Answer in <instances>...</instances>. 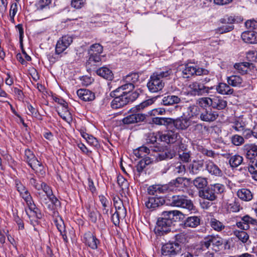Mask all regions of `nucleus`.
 <instances>
[{"label": "nucleus", "mask_w": 257, "mask_h": 257, "mask_svg": "<svg viewBox=\"0 0 257 257\" xmlns=\"http://www.w3.org/2000/svg\"><path fill=\"white\" fill-rule=\"evenodd\" d=\"M188 87L190 94L193 96L201 95L209 92L208 87L198 81L192 82L189 84Z\"/></svg>", "instance_id": "13"}, {"label": "nucleus", "mask_w": 257, "mask_h": 257, "mask_svg": "<svg viewBox=\"0 0 257 257\" xmlns=\"http://www.w3.org/2000/svg\"><path fill=\"white\" fill-rule=\"evenodd\" d=\"M98 198L102 206L103 214L106 215L107 217H108L109 208L111 205V201L110 198L108 197H106L103 195H99Z\"/></svg>", "instance_id": "27"}, {"label": "nucleus", "mask_w": 257, "mask_h": 257, "mask_svg": "<svg viewBox=\"0 0 257 257\" xmlns=\"http://www.w3.org/2000/svg\"><path fill=\"white\" fill-rule=\"evenodd\" d=\"M139 77L140 76L138 73H132L127 75L123 79L125 83L121 86V89L132 91L135 88L136 83L139 82Z\"/></svg>", "instance_id": "11"}, {"label": "nucleus", "mask_w": 257, "mask_h": 257, "mask_svg": "<svg viewBox=\"0 0 257 257\" xmlns=\"http://www.w3.org/2000/svg\"><path fill=\"white\" fill-rule=\"evenodd\" d=\"M168 188L166 186L153 185L148 188V193L150 195L158 196V194L164 193Z\"/></svg>", "instance_id": "33"}, {"label": "nucleus", "mask_w": 257, "mask_h": 257, "mask_svg": "<svg viewBox=\"0 0 257 257\" xmlns=\"http://www.w3.org/2000/svg\"><path fill=\"white\" fill-rule=\"evenodd\" d=\"M243 149L247 159L252 160L257 156V145L254 144H246Z\"/></svg>", "instance_id": "23"}, {"label": "nucleus", "mask_w": 257, "mask_h": 257, "mask_svg": "<svg viewBox=\"0 0 257 257\" xmlns=\"http://www.w3.org/2000/svg\"><path fill=\"white\" fill-rule=\"evenodd\" d=\"M181 247L178 243L168 242L162 246V254L164 256L173 257L181 251Z\"/></svg>", "instance_id": "7"}, {"label": "nucleus", "mask_w": 257, "mask_h": 257, "mask_svg": "<svg viewBox=\"0 0 257 257\" xmlns=\"http://www.w3.org/2000/svg\"><path fill=\"white\" fill-rule=\"evenodd\" d=\"M59 115L65 121L70 123L72 120V115L68 111V108L65 109L63 113L62 112H58Z\"/></svg>", "instance_id": "59"}, {"label": "nucleus", "mask_w": 257, "mask_h": 257, "mask_svg": "<svg viewBox=\"0 0 257 257\" xmlns=\"http://www.w3.org/2000/svg\"><path fill=\"white\" fill-rule=\"evenodd\" d=\"M246 28L248 29V31H252L253 30L257 28V21L253 20H247L245 23Z\"/></svg>", "instance_id": "64"}, {"label": "nucleus", "mask_w": 257, "mask_h": 257, "mask_svg": "<svg viewBox=\"0 0 257 257\" xmlns=\"http://www.w3.org/2000/svg\"><path fill=\"white\" fill-rule=\"evenodd\" d=\"M248 63H236L234 67L240 73L244 74L247 71Z\"/></svg>", "instance_id": "55"}, {"label": "nucleus", "mask_w": 257, "mask_h": 257, "mask_svg": "<svg viewBox=\"0 0 257 257\" xmlns=\"http://www.w3.org/2000/svg\"><path fill=\"white\" fill-rule=\"evenodd\" d=\"M169 169H172L175 175H183L186 172L185 166L180 162H177L171 165L170 167L167 168H165L162 171V173H166Z\"/></svg>", "instance_id": "26"}, {"label": "nucleus", "mask_w": 257, "mask_h": 257, "mask_svg": "<svg viewBox=\"0 0 257 257\" xmlns=\"http://www.w3.org/2000/svg\"><path fill=\"white\" fill-rule=\"evenodd\" d=\"M117 182L118 185L122 190L125 189L127 188L128 182L122 175H119L117 176Z\"/></svg>", "instance_id": "60"}, {"label": "nucleus", "mask_w": 257, "mask_h": 257, "mask_svg": "<svg viewBox=\"0 0 257 257\" xmlns=\"http://www.w3.org/2000/svg\"><path fill=\"white\" fill-rule=\"evenodd\" d=\"M189 180L184 177H177L175 179L171 180L169 185L172 189L176 188L179 190L185 188L187 187L186 183Z\"/></svg>", "instance_id": "22"}, {"label": "nucleus", "mask_w": 257, "mask_h": 257, "mask_svg": "<svg viewBox=\"0 0 257 257\" xmlns=\"http://www.w3.org/2000/svg\"><path fill=\"white\" fill-rule=\"evenodd\" d=\"M182 215L178 210L163 211L162 216L158 219L154 231L157 235L162 236L171 231L173 222L176 221L178 216Z\"/></svg>", "instance_id": "2"}, {"label": "nucleus", "mask_w": 257, "mask_h": 257, "mask_svg": "<svg viewBox=\"0 0 257 257\" xmlns=\"http://www.w3.org/2000/svg\"><path fill=\"white\" fill-rule=\"evenodd\" d=\"M146 116L145 114L135 113L124 117L121 121L124 124H131L143 122L146 119Z\"/></svg>", "instance_id": "16"}, {"label": "nucleus", "mask_w": 257, "mask_h": 257, "mask_svg": "<svg viewBox=\"0 0 257 257\" xmlns=\"http://www.w3.org/2000/svg\"><path fill=\"white\" fill-rule=\"evenodd\" d=\"M240 208H241V207H240V206L239 204L238 203V202H237L235 201H234L232 203H229L227 206V210L229 212H238L240 210Z\"/></svg>", "instance_id": "57"}, {"label": "nucleus", "mask_w": 257, "mask_h": 257, "mask_svg": "<svg viewBox=\"0 0 257 257\" xmlns=\"http://www.w3.org/2000/svg\"><path fill=\"white\" fill-rule=\"evenodd\" d=\"M89 58L87 62V65H89L92 62L95 63H99L101 61V54L93 53L89 54Z\"/></svg>", "instance_id": "51"}, {"label": "nucleus", "mask_w": 257, "mask_h": 257, "mask_svg": "<svg viewBox=\"0 0 257 257\" xmlns=\"http://www.w3.org/2000/svg\"><path fill=\"white\" fill-rule=\"evenodd\" d=\"M241 21L240 18L235 17V16H229L227 18H224L221 20V22L224 24H228V25H232L234 23H237Z\"/></svg>", "instance_id": "54"}, {"label": "nucleus", "mask_w": 257, "mask_h": 257, "mask_svg": "<svg viewBox=\"0 0 257 257\" xmlns=\"http://www.w3.org/2000/svg\"><path fill=\"white\" fill-rule=\"evenodd\" d=\"M225 186L220 183L211 184L205 189L199 190V196L201 198L210 201L216 200L219 196L224 193Z\"/></svg>", "instance_id": "3"}, {"label": "nucleus", "mask_w": 257, "mask_h": 257, "mask_svg": "<svg viewBox=\"0 0 257 257\" xmlns=\"http://www.w3.org/2000/svg\"><path fill=\"white\" fill-rule=\"evenodd\" d=\"M164 82L162 79L158 78L153 74L147 83V87L151 92H157L161 91L164 87Z\"/></svg>", "instance_id": "12"}, {"label": "nucleus", "mask_w": 257, "mask_h": 257, "mask_svg": "<svg viewBox=\"0 0 257 257\" xmlns=\"http://www.w3.org/2000/svg\"><path fill=\"white\" fill-rule=\"evenodd\" d=\"M15 185L20 196L25 200L27 205H31L34 201L28 190L19 179L15 180Z\"/></svg>", "instance_id": "10"}, {"label": "nucleus", "mask_w": 257, "mask_h": 257, "mask_svg": "<svg viewBox=\"0 0 257 257\" xmlns=\"http://www.w3.org/2000/svg\"><path fill=\"white\" fill-rule=\"evenodd\" d=\"M83 239L85 244L94 250L97 249L98 244L100 243L99 239L89 231L84 233Z\"/></svg>", "instance_id": "15"}, {"label": "nucleus", "mask_w": 257, "mask_h": 257, "mask_svg": "<svg viewBox=\"0 0 257 257\" xmlns=\"http://www.w3.org/2000/svg\"><path fill=\"white\" fill-rule=\"evenodd\" d=\"M180 71H181L182 76L184 78H189L194 75H207L209 73V71L207 69L199 68L192 63H188L183 65L180 69Z\"/></svg>", "instance_id": "5"}, {"label": "nucleus", "mask_w": 257, "mask_h": 257, "mask_svg": "<svg viewBox=\"0 0 257 257\" xmlns=\"http://www.w3.org/2000/svg\"><path fill=\"white\" fill-rule=\"evenodd\" d=\"M78 97L84 101H90L95 99V94L88 89H80L77 91Z\"/></svg>", "instance_id": "25"}, {"label": "nucleus", "mask_w": 257, "mask_h": 257, "mask_svg": "<svg viewBox=\"0 0 257 257\" xmlns=\"http://www.w3.org/2000/svg\"><path fill=\"white\" fill-rule=\"evenodd\" d=\"M205 170L211 175L215 177H221L223 172L212 161L207 160L205 162Z\"/></svg>", "instance_id": "18"}, {"label": "nucleus", "mask_w": 257, "mask_h": 257, "mask_svg": "<svg viewBox=\"0 0 257 257\" xmlns=\"http://www.w3.org/2000/svg\"><path fill=\"white\" fill-rule=\"evenodd\" d=\"M233 234L239 241L243 243H246L249 241V236L245 231L235 230L233 231Z\"/></svg>", "instance_id": "41"}, {"label": "nucleus", "mask_w": 257, "mask_h": 257, "mask_svg": "<svg viewBox=\"0 0 257 257\" xmlns=\"http://www.w3.org/2000/svg\"><path fill=\"white\" fill-rule=\"evenodd\" d=\"M51 2V0H38L36 4L37 10L42 11L49 9Z\"/></svg>", "instance_id": "49"}, {"label": "nucleus", "mask_w": 257, "mask_h": 257, "mask_svg": "<svg viewBox=\"0 0 257 257\" xmlns=\"http://www.w3.org/2000/svg\"><path fill=\"white\" fill-rule=\"evenodd\" d=\"M73 38L69 35H64L57 41L55 47V54L59 55L63 53L73 42Z\"/></svg>", "instance_id": "9"}, {"label": "nucleus", "mask_w": 257, "mask_h": 257, "mask_svg": "<svg viewBox=\"0 0 257 257\" xmlns=\"http://www.w3.org/2000/svg\"><path fill=\"white\" fill-rule=\"evenodd\" d=\"M168 204L171 206L181 207L189 211H195V206L193 202L188 197L183 195H175L168 199Z\"/></svg>", "instance_id": "4"}, {"label": "nucleus", "mask_w": 257, "mask_h": 257, "mask_svg": "<svg viewBox=\"0 0 257 257\" xmlns=\"http://www.w3.org/2000/svg\"><path fill=\"white\" fill-rule=\"evenodd\" d=\"M96 74L99 76L109 80L113 78V74L109 68L106 67H102L96 71Z\"/></svg>", "instance_id": "34"}, {"label": "nucleus", "mask_w": 257, "mask_h": 257, "mask_svg": "<svg viewBox=\"0 0 257 257\" xmlns=\"http://www.w3.org/2000/svg\"><path fill=\"white\" fill-rule=\"evenodd\" d=\"M217 92L222 95H231L234 92L233 89L225 83H219L216 87Z\"/></svg>", "instance_id": "30"}, {"label": "nucleus", "mask_w": 257, "mask_h": 257, "mask_svg": "<svg viewBox=\"0 0 257 257\" xmlns=\"http://www.w3.org/2000/svg\"><path fill=\"white\" fill-rule=\"evenodd\" d=\"M181 137L178 133L169 130L164 132H160V142L166 144H174L177 142H181Z\"/></svg>", "instance_id": "8"}, {"label": "nucleus", "mask_w": 257, "mask_h": 257, "mask_svg": "<svg viewBox=\"0 0 257 257\" xmlns=\"http://www.w3.org/2000/svg\"><path fill=\"white\" fill-rule=\"evenodd\" d=\"M160 132L148 133L146 138L147 144H154L157 141L160 142Z\"/></svg>", "instance_id": "45"}, {"label": "nucleus", "mask_w": 257, "mask_h": 257, "mask_svg": "<svg viewBox=\"0 0 257 257\" xmlns=\"http://www.w3.org/2000/svg\"><path fill=\"white\" fill-rule=\"evenodd\" d=\"M146 167V163L144 161H140L136 166V172L135 173L137 176H140Z\"/></svg>", "instance_id": "61"}, {"label": "nucleus", "mask_w": 257, "mask_h": 257, "mask_svg": "<svg viewBox=\"0 0 257 257\" xmlns=\"http://www.w3.org/2000/svg\"><path fill=\"white\" fill-rule=\"evenodd\" d=\"M209 224L214 230L220 232L225 228V225L222 222L215 218H210Z\"/></svg>", "instance_id": "42"}, {"label": "nucleus", "mask_w": 257, "mask_h": 257, "mask_svg": "<svg viewBox=\"0 0 257 257\" xmlns=\"http://www.w3.org/2000/svg\"><path fill=\"white\" fill-rule=\"evenodd\" d=\"M244 138L240 136L235 135L231 138V142L235 146H238L244 143Z\"/></svg>", "instance_id": "58"}, {"label": "nucleus", "mask_w": 257, "mask_h": 257, "mask_svg": "<svg viewBox=\"0 0 257 257\" xmlns=\"http://www.w3.org/2000/svg\"><path fill=\"white\" fill-rule=\"evenodd\" d=\"M205 162L203 160H193L189 166V171L192 175L198 174L203 171Z\"/></svg>", "instance_id": "20"}, {"label": "nucleus", "mask_w": 257, "mask_h": 257, "mask_svg": "<svg viewBox=\"0 0 257 257\" xmlns=\"http://www.w3.org/2000/svg\"><path fill=\"white\" fill-rule=\"evenodd\" d=\"M150 150L146 146H142L134 151V154L135 156L138 158H144L149 155Z\"/></svg>", "instance_id": "44"}, {"label": "nucleus", "mask_w": 257, "mask_h": 257, "mask_svg": "<svg viewBox=\"0 0 257 257\" xmlns=\"http://www.w3.org/2000/svg\"><path fill=\"white\" fill-rule=\"evenodd\" d=\"M155 153V156L156 160L158 161L171 159L175 156L173 152L168 149H166L162 152H156Z\"/></svg>", "instance_id": "32"}, {"label": "nucleus", "mask_w": 257, "mask_h": 257, "mask_svg": "<svg viewBox=\"0 0 257 257\" xmlns=\"http://www.w3.org/2000/svg\"><path fill=\"white\" fill-rule=\"evenodd\" d=\"M223 244L222 239L218 235H209L200 242L201 249L205 250L208 249L211 245L219 246Z\"/></svg>", "instance_id": "6"}, {"label": "nucleus", "mask_w": 257, "mask_h": 257, "mask_svg": "<svg viewBox=\"0 0 257 257\" xmlns=\"http://www.w3.org/2000/svg\"><path fill=\"white\" fill-rule=\"evenodd\" d=\"M165 203V200L163 197L155 196L149 197L145 201V204L148 208L153 210L163 205Z\"/></svg>", "instance_id": "17"}, {"label": "nucleus", "mask_w": 257, "mask_h": 257, "mask_svg": "<svg viewBox=\"0 0 257 257\" xmlns=\"http://www.w3.org/2000/svg\"><path fill=\"white\" fill-rule=\"evenodd\" d=\"M192 183L195 187L200 190L205 189L207 187L208 181L205 177H198L193 180Z\"/></svg>", "instance_id": "36"}, {"label": "nucleus", "mask_w": 257, "mask_h": 257, "mask_svg": "<svg viewBox=\"0 0 257 257\" xmlns=\"http://www.w3.org/2000/svg\"><path fill=\"white\" fill-rule=\"evenodd\" d=\"M171 118L156 117L152 118L153 123L157 125H163L166 126L170 125Z\"/></svg>", "instance_id": "46"}, {"label": "nucleus", "mask_w": 257, "mask_h": 257, "mask_svg": "<svg viewBox=\"0 0 257 257\" xmlns=\"http://www.w3.org/2000/svg\"><path fill=\"white\" fill-rule=\"evenodd\" d=\"M201 219L199 216H192L188 217L184 221L185 227L195 228L200 223Z\"/></svg>", "instance_id": "31"}, {"label": "nucleus", "mask_w": 257, "mask_h": 257, "mask_svg": "<svg viewBox=\"0 0 257 257\" xmlns=\"http://www.w3.org/2000/svg\"><path fill=\"white\" fill-rule=\"evenodd\" d=\"M31 168L34 170L35 173L39 176L43 177L45 175L46 172L44 167L42 163L38 160H37L36 163H34Z\"/></svg>", "instance_id": "43"}, {"label": "nucleus", "mask_w": 257, "mask_h": 257, "mask_svg": "<svg viewBox=\"0 0 257 257\" xmlns=\"http://www.w3.org/2000/svg\"><path fill=\"white\" fill-rule=\"evenodd\" d=\"M242 40L249 44H257V32L253 31H246L241 34Z\"/></svg>", "instance_id": "24"}, {"label": "nucleus", "mask_w": 257, "mask_h": 257, "mask_svg": "<svg viewBox=\"0 0 257 257\" xmlns=\"http://www.w3.org/2000/svg\"><path fill=\"white\" fill-rule=\"evenodd\" d=\"M227 82L229 86L233 87H240L243 82L242 78L235 75H232L227 77Z\"/></svg>", "instance_id": "38"}, {"label": "nucleus", "mask_w": 257, "mask_h": 257, "mask_svg": "<svg viewBox=\"0 0 257 257\" xmlns=\"http://www.w3.org/2000/svg\"><path fill=\"white\" fill-rule=\"evenodd\" d=\"M27 206H28L29 209L30 210V211H32L34 213V215L37 218H42L43 216L42 214L41 213L40 210L36 207L34 201H33L32 203H31V205H28Z\"/></svg>", "instance_id": "52"}, {"label": "nucleus", "mask_w": 257, "mask_h": 257, "mask_svg": "<svg viewBox=\"0 0 257 257\" xmlns=\"http://www.w3.org/2000/svg\"><path fill=\"white\" fill-rule=\"evenodd\" d=\"M227 101L220 97H214L212 98V107L218 110H222L227 106Z\"/></svg>", "instance_id": "35"}, {"label": "nucleus", "mask_w": 257, "mask_h": 257, "mask_svg": "<svg viewBox=\"0 0 257 257\" xmlns=\"http://www.w3.org/2000/svg\"><path fill=\"white\" fill-rule=\"evenodd\" d=\"M158 78L162 79V78L169 77L173 75V71L171 68H164L162 69L155 72L153 73Z\"/></svg>", "instance_id": "40"}, {"label": "nucleus", "mask_w": 257, "mask_h": 257, "mask_svg": "<svg viewBox=\"0 0 257 257\" xmlns=\"http://www.w3.org/2000/svg\"><path fill=\"white\" fill-rule=\"evenodd\" d=\"M53 218L54 222L57 229L60 232L61 235H62L63 239L65 242H68V238L66 235V231L65 229V225L62 218L59 216H55Z\"/></svg>", "instance_id": "21"}, {"label": "nucleus", "mask_w": 257, "mask_h": 257, "mask_svg": "<svg viewBox=\"0 0 257 257\" xmlns=\"http://www.w3.org/2000/svg\"><path fill=\"white\" fill-rule=\"evenodd\" d=\"M192 238L190 233L187 231H182L175 235V243L186 244Z\"/></svg>", "instance_id": "28"}, {"label": "nucleus", "mask_w": 257, "mask_h": 257, "mask_svg": "<svg viewBox=\"0 0 257 257\" xmlns=\"http://www.w3.org/2000/svg\"><path fill=\"white\" fill-rule=\"evenodd\" d=\"M181 100V98L178 96L169 94L163 97L161 103L164 105L169 106L178 104Z\"/></svg>", "instance_id": "29"}, {"label": "nucleus", "mask_w": 257, "mask_h": 257, "mask_svg": "<svg viewBox=\"0 0 257 257\" xmlns=\"http://www.w3.org/2000/svg\"><path fill=\"white\" fill-rule=\"evenodd\" d=\"M103 52V47L99 43H95L90 46L88 54H101Z\"/></svg>", "instance_id": "48"}, {"label": "nucleus", "mask_w": 257, "mask_h": 257, "mask_svg": "<svg viewBox=\"0 0 257 257\" xmlns=\"http://www.w3.org/2000/svg\"><path fill=\"white\" fill-rule=\"evenodd\" d=\"M27 108L30 112H28L27 114L29 115H31L34 117L38 118L40 116V114L38 110L33 106L31 104H27Z\"/></svg>", "instance_id": "62"}, {"label": "nucleus", "mask_w": 257, "mask_h": 257, "mask_svg": "<svg viewBox=\"0 0 257 257\" xmlns=\"http://www.w3.org/2000/svg\"><path fill=\"white\" fill-rule=\"evenodd\" d=\"M120 88H121V86L118 87L110 93V95L114 97L111 102L112 108H119L133 102L137 99L141 92L140 89L135 91H129L126 89Z\"/></svg>", "instance_id": "1"}, {"label": "nucleus", "mask_w": 257, "mask_h": 257, "mask_svg": "<svg viewBox=\"0 0 257 257\" xmlns=\"http://www.w3.org/2000/svg\"><path fill=\"white\" fill-rule=\"evenodd\" d=\"M199 151L204 155L208 157H211L214 158L216 157V154L215 153L211 150H208L206 148H205L203 147L202 146H201L199 148Z\"/></svg>", "instance_id": "53"}, {"label": "nucleus", "mask_w": 257, "mask_h": 257, "mask_svg": "<svg viewBox=\"0 0 257 257\" xmlns=\"http://www.w3.org/2000/svg\"><path fill=\"white\" fill-rule=\"evenodd\" d=\"M234 28L233 25H225L217 29L218 33L223 34L232 31Z\"/></svg>", "instance_id": "63"}, {"label": "nucleus", "mask_w": 257, "mask_h": 257, "mask_svg": "<svg viewBox=\"0 0 257 257\" xmlns=\"http://www.w3.org/2000/svg\"><path fill=\"white\" fill-rule=\"evenodd\" d=\"M199 104L202 107L212 106V98L202 97L199 99Z\"/></svg>", "instance_id": "56"}, {"label": "nucleus", "mask_w": 257, "mask_h": 257, "mask_svg": "<svg viewBox=\"0 0 257 257\" xmlns=\"http://www.w3.org/2000/svg\"><path fill=\"white\" fill-rule=\"evenodd\" d=\"M243 161V158L238 155L231 156L229 163L232 168H236L240 165Z\"/></svg>", "instance_id": "47"}, {"label": "nucleus", "mask_w": 257, "mask_h": 257, "mask_svg": "<svg viewBox=\"0 0 257 257\" xmlns=\"http://www.w3.org/2000/svg\"><path fill=\"white\" fill-rule=\"evenodd\" d=\"M218 116V112L213 110L212 108L210 107L203 108L200 114V119L206 122L214 121L217 119Z\"/></svg>", "instance_id": "14"}, {"label": "nucleus", "mask_w": 257, "mask_h": 257, "mask_svg": "<svg viewBox=\"0 0 257 257\" xmlns=\"http://www.w3.org/2000/svg\"><path fill=\"white\" fill-rule=\"evenodd\" d=\"M245 126V123L242 120L238 119L236 120L233 122L232 125V128L235 130L237 132H241L244 130Z\"/></svg>", "instance_id": "50"}, {"label": "nucleus", "mask_w": 257, "mask_h": 257, "mask_svg": "<svg viewBox=\"0 0 257 257\" xmlns=\"http://www.w3.org/2000/svg\"><path fill=\"white\" fill-rule=\"evenodd\" d=\"M38 160L33 152L29 149L25 151L24 161L27 162L30 167Z\"/></svg>", "instance_id": "39"}, {"label": "nucleus", "mask_w": 257, "mask_h": 257, "mask_svg": "<svg viewBox=\"0 0 257 257\" xmlns=\"http://www.w3.org/2000/svg\"><path fill=\"white\" fill-rule=\"evenodd\" d=\"M170 125L173 124L175 128L179 130H186L190 125L188 118L180 117L177 119L171 118Z\"/></svg>", "instance_id": "19"}, {"label": "nucleus", "mask_w": 257, "mask_h": 257, "mask_svg": "<svg viewBox=\"0 0 257 257\" xmlns=\"http://www.w3.org/2000/svg\"><path fill=\"white\" fill-rule=\"evenodd\" d=\"M237 195L240 199L246 201H250L252 198V194L249 189L246 188L238 190Z\"/></svg>", "instance_id": "37"}]
</instances>
